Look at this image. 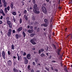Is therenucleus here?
Instances as JSON below:
<instances>
[{"instance_id": "f257e3e1", "label": "nucleus", "mask_w": 72, "mask_h": 72, "mask_svg": "<svg viewBox=\"0 0 72 72\" xmlns=\"http://www.w3.org/2000/svg\"><path fill=\"white\" fill-rule=\"evenodd\" d=\"M42 9L43 13L46 14H47V11L46 10V8H45V7L44 6H42Z\"/></svg>"}, {"instance_id": "f03ea898", "label": "nucleus", "mask_w": 72, "mask_h": 72, "mask_svg": "<svg viewBox=\"0 0 72 72\" xmlns=\"http://www.w3.org/2000/svg\"><path fill=\"white\" fill-rule=\"evenodd\" d=\"M39 8H37L33 9V10L35 13L39 14V13H40V11H39Z\"/></svg>"}, {"instance_id": "7ed1b4c3", "label": "nucleus", "mask_w": 72, "mask_h": 72, "mask_svg": "<svg viewBox=\"0 0 72 72\" xmlns=\"http://www.w3.org/2000/svg\"><path fill=\"white\" fill-rule=\"evenodd\" d=\"M7 23L9 25V27H10V28H12V24H11L10 21H7Z\"/></svg>"}, {"instance_id": "20e7f679", "label": "nucleus", "mask_w": 72, "mask_h": 72, "mask_svg": "<svg viewBox=\"0 0 72 72\" xmlns=\"http://www.w3.org/2000/svg\"><path fill=\"white\" fill-rule=\"evenodd\" d=\"M2 55L3 57V58L4 59H5V52L4 51H3L2 52Z\"/></svg>"}, {"instance_id": "39448f33", "label": "nucleus", "mask_w": 72, "mask_h": 72, "mask_svg": "<svg viewBox=\"0 0 72 72\" xmlns=\"http://www.w3.org/2000/svg\"><path fill=\"white\" fill-rule=\"evenodd\" d=\"M23 58L24 59L25 64H27V63H28V60H27V58H26V57H23Z\"/></svg>"}, {"instance_id": "423d86ee", "label": "nucleus", "mask_w": 72, "mask_h": 72, "mask_svg": "<svg viewBox=\"0 0 72 72\" xmlns=\"http://www.w3.org/2000/svg\"><path fill=\"white\" fill-rule=\"evenodd\" d=\"M12 32V29H10L8 30V36H10L11 35V32Z\"/></svg>"}, {"instance_id": "0eeeda50", "label": "nucleus", "mask_w": 72, "mask_h": 72, "mask_svg": "<svg viewBox=\"0 0 72 72\" xmlns=\"http://www.w3.org/2000/svg\"><path fill=\"white\" fill-rule=\"evenodd\" d=\"M30 42L31 43H32V44L33 45H35V44H36V43L35 42V41L31 39L30 40Z\"/></svg>"}, {"instance_id": "6e6552de", "label": "nucleus", "mask_w": 72, "mask_h": 72, "mask_svg": "<svg viewBox=\"0 0 72 72\" xmlns=\"http://www.w3.org/2000/svg\"><path fill=\"white\" fill-rule=\"evenodd\" d=\"M26 57L27 59H31V55L30 54H27Z\"/></svg>"}, {"instance_id": "1a4fd4ad", "label": "nucleus", "mask_w": 72, "mask_h": 72, "mask_svg": "<svg viewBox=\"0 0 72 72\" xmlns=\"http://www.w3.org/2000/svg\"><path fill=\"white\" fill-rule=\"evenodd\" d=\"M22 29H23V28L22 27H20L17 29V31L18 32H19L22 31Z\"/></svg>"}, {"instance_id": "9d476101", "label": "nucleus", "mask_w": 72, "mask_h": 72, "mask_svg": "<svg viewBox=\"0 0 72 72\" xmlns=\"http://www.w3.org/2000/svg\"><path fill=\"white\" fill-rule=\"evenodd\" d=\"M8 65H9V66H11L12 65V61L10 60H8Z\"/></svg>"}, {"instance_id": "9b49d317", "label": "nucleus", "mask_w": 72, "mask_h": 72, "mask_svg": "<svg viewBox=\"0 0 72 72\" xmlns=\"http://www.w3.org/2000/svg\"><path fill=\"white\" fill-rule=\"evenodd\" d=\"M44 51V50L43 49H42L39 51V53L40 54L41 52H43Z\"/></svg>"}, {"instance_id": "f8f14e48", "label": "nucleus", "mask_w": 72, "mask_h": 72, "mask_svg": "<svg viewBox=\"0 0 72 72\" xmlns=\"http://www.w3.org/2000/svg\"><path fill=\"white\" fill-rule=\"evenodd\" d=\"M44 21L45 23H46V24H48L49 23V21H48V20H47L46 19L44 20Z\"/></svg>"}, {"instance_id": "ddd939ff", "label": "nucleus", "mask_w": 72, "mask_h": 72, "mask_svg": "<svg viewBox=\"0 0 72 72\" xmlns=\"http://www.w3.org/2000/svg\"><path fill=\"white\" fill-rule=\"evenodd\" d=\"M14 5V3H11V5H10V6L11 9H13V5Z\"/></svg>"}, {"instance_id": "4468645a", "label": "nucleus", "mask_w": 72, "mask_h": 72, "mask_svg": "<svg viewBox=\"0 0 72 72\" xmlns=\"http://www.w3.org/2000/svg\"><path fill=\"white\" fill-rule=\"evenodd\" d=\"M17 59L19 60V61L20 59H21V57H19L18 54L17 55Z\"/></svg>"}, {"instance_id": "2eb2a0df", "label": "nucleus", "mask_w": 72, "mask_h": 72, "mask_svg": "<svg viewBox=\"0 0 72 72\" xmlns=\"http://www.w3.org/2000/svg\"><path fill=\"white\" fill-rule=\"evenodd\" d=\"M33 32V30H28V32L29 33H32V32Z\"/></svg>"}, {"instance_id": "dca6fc26", "label": "nucleus", "mask_w": 72, "mask_h": 72, "mask_svg": "<svg viewBox=\"0 0 72 72\" xmlns=\"http://www.w3.org/2000/svg\"><path fill=\"white\" fill-rule=\"evenodd\" d=\"M37 5L36 4H34L33 6V8L37 9Z\"/></svg>"}, {"instance_id": "f3484780", "label": "nucleus", "mask_w": 72, "mask_h": 72, "mask_svg": "<svg viewBox=\"0 0 72 72\" xmlns=\"http://www.w3.org/2000/svg\"><path fill=\"white\" fill-rule=\"evenodd\" d=\"M15 38L16 39H18L19 38V35H18V34H16L15 35Z\"/></svg>"}, {"instance_id": "a211bd4d", "label": "nucleus", "mask_w": 72, "mask_h": 72, "mask_svg": "<svg viewBox=\"0 0 72 72\" xmlns=\"http://www.w3.org/2000/svg\"><path fill=\"white\" fill-rule=\"evenodd\" d=\"M41 26H44V27H47L48 26V25L46 24H42L41 25Z\"/></svg>"}, {"instance_id": "6ab92c4d", "label": "nucleus", "mask_w": 72, "mask_h": 72, "mask_svg": "<svg viewBox=\"0 0 72 72\" xmlns=\"http://www.w3.org/2000/svg\"><path fill=\"white\" fill-rule=\"evenodd\" d=\"M4 7H6V6L7 5V3L6 2H5L4 3Z\"/></svg>"}, {"instance_id": "aec40b11", "label": "nucleus", "mask_w": 72, "mask_h": 72, "mask_svg": "<svg viewBox=\"0 0 72 72\" xmlns=\"http://www.w3.org/2000/svg\"><path fill=\"white\" fill-rule=\"evenodd\" d=\"M26 21L28 20V18L27 17V16L26 15H24Z\"/></svg>"}, {"instance_id": "412c9836", "label": "nucleus", "mask_w": 72, "mask_h": 72, "mask_svg": "<svg viewBox=\"0 0 72 72\" xmlns=\"http://www.w3.org/2000/svg\"><path fill=\"white\" fill-rule=\"evenodd\" d=\"M12 14L14 15H16V14H17V13L15 12H13L12 13Z\"/></svg>"}, {"instance_id": "4be33fe9", "label": "nucleus", "mask_w": 72, "mask_h": 72, "mask_svg": "<svg viewBox=\"0 0 72 72\" xmlns=\"http://www.w3.org/2000/svg\"><path fill=\"white\" fill-rule=\"evenodd\" d=\"M21 53L22 54V53H24V54H23L24 56V55H26L27 54L26 53H25V52H24L23 51H21Z\"/></svg>"}, {"instance_id": "5701e85b", "label": "nucleus", "mask_w": 72, "mask_h": 72, "mask_svg": "<svg viewBox=\"0 0 72 72\" xmlns=\"http://www.w3.org/2000/svg\"><path fill=\"white\" fill-rule=\"evenodd\" d=\"M12 50H14V44H12Z\"/></svg>"}, {"instance_id": "b1692460", "label": "nucleus", "mask_w": 72, "mask_h": 72, "mask_svg": "<svg viewBox=\"0 0 72 72\" xmlns=\"http://www.w3.org/2000/svg\"><path fill=\"white\" fill-rule=\"evenodd\" d=\"M22 34L23 35V36H24V37H25V36H26V33H25L24 32H22Z\"/></svg>"}, {"instance_id": "393cba45", "label": "nucleus", "mask_w": 72, "mask_h": 72, "mask_svg": "<svg viewBox=\"0 0 72 72\" xmlns=\"http://www.w3.org/2000/svg\"><path fill=\"white\" fill-rule=\"evenodd\" d=\"M35 35L34 33H32L30 34V36L31 37H33V36Z\"/></svg>"}, {"instance_id": "a878e982", "label": "nucleus", "mask_w": 72, "mask_h": 72, "mask_svg": "<svg viewBox=\"0 0 72 72\" xmlns=\"http://www.w3.org/2000/svg\"><path fill=\"white\" fill-rule=\"evenodd\" d=\"M65 70L66 72H68V71H67V68L66 67H65Z\"/></svg>"}, {"instance_id": "bb28decb", "label": "nucleus", "mask_w": 72, "mask_h": 72, "mask_svg": "<svg viewBox=\"0 0 72 72\" xmlns=\"http://www.w3.org/2000/svg\"><path fill=\"white\" fill-rule=\"evenodd\" d=\"M36 31L37 32H39L40 31V28H37Z\"/></svg>"}, {"instance_id": "cd10ccee", "label": "nucleus", "mask_w": 72, "mask_h": 72, "mask_svg": "<svg viewBox=\"0 0 72 72\" xmlns=\"http://www.w3.org/2000/svg\"><path fill=\"white\" fill-rule=\"evenodd\" d=\"M8 55H10V51H8Z\"/></svg>"}, {"instance_id": "c85d7f7f", "label": "nucleus", "mask_w": 72, "mask_h": 72, "mask_svg": "<svg viewBox=\"0 0 72 72\" xmlns=\"http://www.w3.org/2000/svg\"><path fill=\"white\" fill-rule=\"evenodd\" d=\"M30 65H28V69L29 70H31V69H30Z\"/></svg>"}, {"instance_id": "c756f323", "label": "nucleus", "mask_w": 72, "mask_h": 72, "mask_svg": "<svg viewBox=\"0 0 72 72\" xmlns=\"http://www.w3.org/2000/svg\"><path fill=\"white\" fill-rule=\"evenodd\" d=\"M22 22V19H20V24H21Z\"/></svg>"}, {"instance_id": "7c9ffc66", "label": "nucleus", "mask_w": 72, "mask_h": 72, "mask_svg": "<svg viewBox=\"0 0 72 72\" xmlns=\"http://www.w3.org/2000/svg\"><path fill=\"white\" fill-rule=\"evenodd\" d=\"M14 71V72H17V71H18V70L15 69H13Z\"/></svg>"}, {"instance_id": "2f4dec72", "label": "nucleus", "mask_w": 72, "mask_h": 72, "mask_svg": "<svg viewBox=\"0 0 72 72\" xmlns=\"http://www.w3.org/2000/svg\"><path fill=\"white\" fill-rule=\"evenodd\" d=\"M44 55H45L44 54L42 53L41 54L40 56L41 57H43V56H44Z\"/></svg>"}, {"instance_id": "473e14b6", "label": "nucleus", "mask_w": 72, "mask_h": 72, "mask_svg": "<svg viewBox=\"0 0 72 72\" xmlns=\"http://www.w3.org/2000/svg\"><path fill=\"white\" fill-rule=\"evenodd\" d=\"M6 20L7 21L9 20V17H7L6 18Z\"/></svg>"}, {"instance_id": "72a5a7b5", "label": "nucleus", "mask_w": 72, "mask_h": 72, "mask_svg": "<svg viewBox=\"0 0 72 72\" xmlns=\"http://www.w3.org/2000/svg\"><path fill=\"white\" fill-rule=\"evenodd\" d=\"M13 20L14 22H15V21H16L15 20V19L14 17H13Z\"/></svg>"}, {"instance_id": "f704fd0d", "label": "nucleus", "mask_w": 72, "mask_h": 72, "mask_svg": "<svg viewBox=\"0 0 72 72\" xmlns=\"http://www.w3.org/2000/svg\"><path fill=\"white\" fill-rule=\"evenodd\" d=\"M3 11L2 10H0V13H3Z\"/></svg>"}, {"instance_id": "c9c22d12", "label": "nucleus", "mask_w": 72, "mask_h": 72, "mask_svg": "<svg viewBox=\"0 0 72 72\" xmlns=\"http://www.w3.org/2000/svg\"><path fill=\"white\" fill-rule=\"evenodd\" d=\"M7 10H10V7H9V6L7 7Z\"/></svg>"}, {"instance_id": "e433bc0d", "label": "nucleus", "mask_w": 72, "mask_h": 72, "mask_svg": "<svg viewBox=\"0 0 72 72\" xmlns=\"http://www.w3.org/2000/svg\"><path fill=\"white\" fill-rule=\"evenodd\" d=\"M2 1L3 3H6L5 2V0H2Z\"/></svg>"}, {"instance_id": "4c0bfd02", "label": "nucleus", "mask_w": 72, "mask_h": 72, "mask_svg": "<svg viewBox=\"0 0 72 72\" xmlns=\"http://www.w3.org/2000/svg\"><path fill=\"white\" fill-rule=\"evenodd\" d=\"M24 14H26L27 13V11L26 10H25L24 11Z\"/></svg>"}, {"instance_id": "58836bf2", "label": "nucleus", "mask_w": 72, "mask_h": 72, "mask_svg": "<svg viewBox=\"0 0 72 72\" xmlns=\"http://www.w3.org/2000/svg\"><path fill=\"white\" fill-rule=\"evenodd\" d=\"M33 4H35V0H33Z\"/></svg>"}, {"instance_id": "ea45409f", "label": "nucleus", "mask_w": 72, "mask_h": 72, "mask_svg": "<svg viewBox=\"0 0 72 72\" xmlns=\"http://www.w3.org/2000/svg\"><path fill=\"white\" fill-rule=\"evenodd\" d=\"M2 23H3V21L1 20H0V24H1Z\"/></svg>"}, {"instance_id": "a19ab883", "label": "nucleus", "mask_w": 72, "mask_h": 72, "mask_svg": "<svg viewBox=\"0 0 72 72\" xmlns=\"http://www.w3.org/2000/svg\"><path fill=\"white\" fill-rule=\"evenodd\" d=\"M33 66H35V62H33Z\"/></svg>"}, {"instance_id": "79ce46f5", "label": "nucleus", "mask_w": 72, "mask_h": 72, "mask_svg": "<svg viewBox=\"0 0 72 72\" xmlns=\"http://www.w3.org/2000/svg\"><path fill=\"white\" fill-rule=\"evenodd\" d=\"M2 15H4V16H5V14L4 12L2 13Z\"/></svg>"}, {"instance_id": "37998d69", "label": "nucleus", "mask_w": 72, "mask_h": 72, "mask_svg": "<svg viewBox=\"0 0 72 72\" xmlns=\"http://www.w3.org/2000/svg\"><path fill=\"white\" fill-rule=\"evenodd\" d=\"M15 33V30H13V33Z\"/></svg>"}, {"instance_id": "c03bdc74", "label": "nucleus", "mask_w": 72, "mask_h": 72, "mask_svg": "<svg viewBox=\"0 0 72 72\" xmlns=\"http://www.w3.org/2000/svg\"><path fill=\"white\" fill-rule=\"evenodd\" d=\"M34 41H36V39L35 38H33V39H32Z\"/></svg>"}, {"instance_id": "a18cd8bd", "label": "nucleus", "mask_w": 72, "mask_h": 72, "mask_svg": "<svg viewBox=\"0 0 72 72\" xmlns=\"http://www.w3.org/2000/svg\"><path fill=\"white\" fill-rule=\"evenodd\" d=\"M32 19H33V20L34 21L35 20V17H32Z\"/></svg>"}, {"instance_id": "49530a36", "label": "nucleus", "mask_w": 72, "mask_h": 72, "mask_svg": "<svg viewBox=\"0 0 72 72\" xmlns=\"http://www.w3.org/2000/svg\"><path fill=\"white\" fill-rule=\"evenodd\" d=\"M30 28H31V29H33V27L32 26H30Z\"/></svg>"}, {"instance_id": "de8ad7c7", "label": "nucleus", "mask_w": 72, "mask_h": 72, "mask_svg": "<svg viewBox=\"0 0 72 72\" xmlns=\"http://www.w3.org/2000/svg\"><path fill=\"white\" fill-rule=\"evenodd\" d=\"M8 12V11H7V10H5V13H7Z\"/></svg>"}, {"instance_id": "09e8293b", "label": "nucleus", "mask_w": 72, "mask_h": 72, "mask_svg": "<svg viewBox=\"0 0 72 72\" xmlns=\"http://www.w3.org/2000/svg\"><path fill=\"white\" fill-rule=\"evenodd\" d=\"M3 19V16H1L0 17V19Z\"/></svg>"}, {"instance_id": "8fccbe9b", "label": "nucleus", "mask_w": 72, "mask_h": 72, "mask_svg": "<svg viewBox=\"0 0 72 72\" xmlns=\"http://www.w3.org/2000/svg\"><path fill=\"white\" fill-rule=\"evenodd\" d=\"M52 21H53V17H51V21L52 22Z\"/></svg>"}, {"instance_id": "3c124183", "label": "nucleus", "mask_w": 72, "mask_h": 72, "mask_svg": "<svg viewBox=\"0 0 72 72\" xmlns=\"http://www.w3.org/2000/svg\"><path fill=\"white\" fill-rule=\"evenodd\" d=\"M53 47H54V49H56V46H55V45H53Z\"/></svg>"}, {"instance_id": "603ef678", "label": "nucleus", "mask_w": 72, "mask_h": 72, "mask_svg": "<svg viewBox=\"0 0 72 72\" xmlns=\"http://www.w3.org/2000/svg\"><path fill=\"white\" fill-rule=\"evenodd\" d=\"M35 60L36 62H37L38 61V60H37V59H35Z\"/></svg>"}, {"instance_id": "864d4df0", "label": "nucleus", "mask_w": 72, "mask_h": 72, "mask_svg": "<svg viewBox=\"0 0 72 72\" xmlns=\"http://www.w3.org/2000/svg\"><path fill=\"white\" fill-rule=\"evenodd\" d=\"M52 62H53V63H55V62H56V61L53 60L52 61Z\"/></svg>"}, {"instance_id": "5fc2aeb1", "label": "nucleus", "mask_w": 72, "mask_h": 72, "mask_svg": "<svg viewBox=\"0 0 72 72\" xmlns=\"http://www.w3.org/2000/svg\"><path fill=\"white\" fill-rule=\"evenodd\" d=\"M32 7H30V10H32Z\"/></svg>"}, {"instance_id": "6e6d98bb", "label": "nucleus", "mask_w": 72, "mask_h": 72, "mask_svg": "<svg viewBox=\"0 0 72 72\" xmlns=\"http://www.w3.org/2000/svg\"><path fill=\"white\" fill-rule=\"evenodd\" d=\"M0 6L1 7H2L3 6V5H2V4H0Z\"/></svg>"}, {"instance_id": "4d7b16f0", "label": "nucleus", "mask_w": 72, "mask_h": 72, "mask_svg": "<svg viewBox=\"0 0 72 72\" xmlns=\"http://www.w3.org/2000/svg\"><path fill=\"white\" fill-rule=\"evenodd\" d=\"M32 50H35V48H33Z\"/></svg>"}, {"instance_id": "13d9d810", "label": "nucleus", "mask_w": 72, "mask_h": 72, "mask_svg": "<svg viewBox=\"0 0 72 72\" xmlns=\"http://www.w3.org/2000/svg\"><path fill=\"white\" fill-rule=\"evenodd\" d=\"M55 71L56 72H58V70L57 69H55Z\"/></svg>"}, {"instance_id": "bf43d9fd", "label": "nucleus", "mask_w": 72, "mask_h": 72, "mask_svg": "<svg viewBox=\"0 0 72 72\" xmlns=\"http://www.w3.org/2000/svg\"><path fill=\"white\" fill-rule=\"evenodd\" d=\"M4 10H7V8H5L4 9Z\"/></svg>"}, {"instance_id": "052dcab7", "label": "nucleus", "mask_w": 72, "mask_h": 72, "mask_svg": "<svg viewBox=\"0 0 72 72\" xmlns=\"http://www.w3.org/2000/svg\"><path fill=\"white\" fill-rule=\"evenodd\" d=\"M45 69H46L47 70H48V71H49V69H48V68H45Z\"/></svg>"}, {"instance_id": "680f3d73", "label": "nucleus", "mask_w": 72, "mask_h": 72, "mask_svg": "<svg viewBox=\"0 0 72 72\" xmlns=\"http://www.w3.org/2000/svg\"><path fill=\"white\" fill-rule=\"evenodd\" d=\"M1 0H0V4H2V3H1Z\"/></svg>"}, {"instance_id": "e2e57ef3", "label": "nucleus", "mask_w": 72, "mask_h": 72, "mask_svg": "<svg viewBox=\"0 0 72 72\" xmlns=\"http://www.w3.org/2000/svg\"><path fill=\"white\" fill-rule=\"evenodd\" d=\"M60 51H61V50H60V49H59L58 50V52H59H59H60Z\"/></svg>"}, {"instance_id": "0e129e2a", "label": "nucleus", "mask_w": 72, "mask_h": 72, "mask_svg": "<svg viewBox=\"0 0 72 72\" xmlns=\"http://www.w3.org/2000/svg\"><path fill=\"white\" fill-rule=\"evenodd\" d=\"M46 1L48 3L49 1V0H46Z\"/></svg>"}, {"instance_id": "69168bd1", "label": "nucleus", "mask_w": 72, "mask_h": 72, "mask_svg": "<svg viewBox=\"0 0 72 72\" xmlns=\"http://www.w3.org/2000/svg\"><path fill=\"white\" fill-rule=\"evenodd\" d=\"M28 28H30V26H29V25H28Z\"/></svg>"}, {"instance_id": "338daca9", "label": "nucleus", "mask_w": 72, "mask_h": 72, "mask_svg": "<svg viewBox=\"0 0 72 72\" xmlns=\"http://www.w3.org/2000/svg\"><path fill=\"white\" fill-rule=\"evenodd\" d=\"M31 72H33V70H31Z\"/></svg>"}, {"instance_id": "774afa93", "label": "nucleus", "mask_w": 72, "mask_h": 72, "mask_svg": "<svg viewBox=\"0 0 72 72\" xmlns=\"http://www.w3.org/2000/svg\"><path fill=\"white\" fill-rule=\"evenodd\" d=\"M13 58H14V59H15V58H16V57L15 56H14Z\"/></svg>"}]
</instances>
